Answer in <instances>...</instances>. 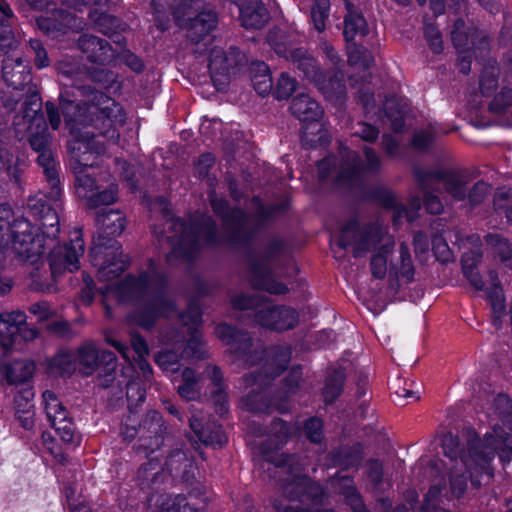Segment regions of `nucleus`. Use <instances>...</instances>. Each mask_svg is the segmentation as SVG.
I'll list each match as a JSON object with an SVG mask.
<instances>
[{"mask_svg":"<svg viewBox=\"0 0 512 512\" xmlns=\"http://www.w3.org/2000/svg\"><path fill=\"white\" fill-rule=\"evenodd\" d=\"M27 125V141L37 154L36 163L42 168L48 192H38L27 200V211L36 224L22 215L16 216L8 203L0 204V238L12 241L15 258L36 264L44 255L48 241L60 233L59 210L62 208L63 186L60 180V162L52 149V135L46 118L38 117Z\"/></svg>","mask_w":512,"mask_h":512,"instance_id":"f257e3e1","label":"nucleus"},{"mask_svg":"<svg viewBox=\"0 0 512 512\" xmlns=\"http://www.w3.org/2000/svg\"><path fill=\"white\" fill-rule=\"evenodd\" d=\"M208 201L213 214L219 218L225 229L224 241L235 248L249 249L247 263L249 265L250 284L253 289L273 295H285L288 286L275 279L272 268L273 261L284 251L285 243L281 238H273L257 256L252 244L257 236L256 227L246 226L249 214L240 206H231L229 201L217 193L215 188L207 192Z\"/></svg>","mask_w":512,"mask_h":512,"instance_id":"f03ea898","label":"nucleus"},{"mask_svg":"<svg viewBox=\"0 0 512 512\" xmlns=\"http://www.w3.org/2000/svg\"><path fill=\"white\" fill-rule=\"evenodd\" d=\"M114 291L122 302L134 306L128 314L129 322L146 331L152 330L159 320L169 318L177 308L167 294V275L156 269L152 258L147 270L127 273L116 283Z\"/></svg>","mask_w":512,"mask_h":512,"instance_id":"7ed1b4c3","label":"nucleus"},{"mask_svg":"<svg viewBox=\"0 0 512 512\" xmlns=\"http://www.w3.org/2000/svg\"><path fill=\"white\" fill-rule=\"evenodd\" d=\"M58 99L66 124H83L104 137H114L116 126L125 124L123 107L92 85L62 89Z\"/></svg>","mask_w":512,"mask_h":512,"instance_id":"20e7f679","label":"nucleus"},{"mask_svg":"<svg viewBox=\"0 0 512 512\" xmlns=\"http://www.w3.org/2000/svg\"><path fill=\"white\" fill-rule=\"evenodd\" d=\"M97 234L89 249V261L96 268L99 281L108 282L119 278L129 267L130 257L123 253L117 237L126 227V218L112 208H100L96 212Z\"/></svg>","mask_w":512,"mask_h":512,"instance_id":"39448f33","label":"nucleus"},{"mask_svg":"<svg viewBox=\"0 0 512 512\" xmlns=\"http://www.w3.org/2000/svg\"><path fill=\"white\" fill-rule=\"evenodd\" d=\"M136 419L129 416L121 427V435L126 441H133L139 436L137 451L144 452L148 461L141 464L138 469V479L142 488L152 487L161 477V463L152 454L164 443L166 427L160 412L150 410L145 417L135 425Z\"/></svg>","mask_w":512,"mask_h":512,"instance_id":"423d86ee","label":"nucleus"},{"mask_svg":"<svg viewBox=\"0 0 512 512\" xmlns=\"http://www.w3.org/2000/svg\"><path fill=\"white\" fill-rule=\"evenodd\" d=\"M171 222L173 226H180L172 254L186 262H194L205 247L213 248L222 244L217 223L211 215L203 213L188 220L174 215Z\"/></svg>","mask_w":512,"mask_h":512,"instance_id":"0eeeda50","label":"nucleus"},{"mask_svg":"<svg viewBox=\"0 0 512 512\" xmlns=\"http://www.w3.org/2000/svg\"><path fill=\"white\" fill-rule=\"evenodd\" d=\"M289 110L302 123L300 139L303 148L317 149L330 143V137L320 123L324 111L315 99L299 94L292 99Z\"/></svg>","mask_w":512,"mask_h":512,"instance_id":"6e6552de","label":"nucleus"},{"mask_svg":"<svg viewBox=\"0 0 512 512\" xmlns=\"http://www.w3.org/2000/svg\"><path fill=\"white\" fill-rule=\"evenodd\" d=\"M75 356L84 375L90 376L97 372L100 386L108 388L113 384L118 366L114 352L98 349L92 341H86L77 348Z\"/></svg>","mask_w":512,"mask_h":512,"instance_id":"1a4fd4ad","label":"nucleus"},{"mask_svg":"<svg viewBox=\"0 0 512 512\" xmlns=\"http://www.w3.org/2000/svg\"><path fill=\"white\" fill-rule=\"evenodd\" d=\"M382 238V228L379 224L368 222L361 225L358 217L354 216L341 226L337 245L345 250L353 244L352 255L354 258H360L372 247L380 244Z\"/></svg>","mask_w":512,"mask_h":512,"instance_id":"9d476101","label":"nucleus"},{"mask_svg":"<svg viewBox=\"0 0 512 512\" xmlns=\"http://www.w3.org/2000/svg\"><path fill=\"white\" fill-rule=\"evenodd\" d=\"M248 62L246 54L235 45L227 50L213 48L209 55L208 69L211 81L217 91H225L231 74L238 73Z\"/></svg>","mask_w":512,"mask_h":512,"instance_id":"9b49d317","label":"nucleus"},{"mask_svg":"<svg viewBox=\"0 0 512 512\" xmlns=\"http://www.w3.org/2000/svg\"><path fill=\"white\" fill-rule=\"evenodd\" d=\"M164 405L169 414L180 422H184L185 419L188 420L191 431L203 445L220 449L227 443L228 438L223 426L216 420L200 418L194 414L188 416L184 410L172 402H165Z\"/></svg>","mask_w":512,"mask_h":512,"instance_id":"f8f14e48","label":"nucleus"},{"mask_svg":"<svg viewBox=\"0 0 512 512\" xmlns=\"http://www.w3.org/2000/svg\"><path fill=\"white\" fill-rule=\"evenodd\" d=\"M84 252V241L79 236L75 242L54 246L47 257L51 276L54 281L65 272H74L80 268V256Z\"/></svg>","mask_w":512,"mask_h":512,"instance_id":"ddd939ff","label":"nucleus"},{"mask_svg":"<svg viewBox=\"0 0 512 512\" xmlns=\"http://www.w3.org/2000/svg\"><path fill=\"white\" fill-rule=\"evenodd\" d=\"M102 136L94 131L80 133L68 144V151L71 158L82 168H91L97 164V158L105 153L104 143L97 140Z\"/></svg>","mask_w":512,"mask_h":512,"instance_id":"4468645a","label":"nucleus"},{"mask_svg":"<svg viewBox=\"0 0 512 512\" xmlns=\"http://www.w3.org/2000/svg\"><path fill=\"white\" fill-rule=\"evenodd\" d=\"M290 358L291 351L287 347L260 345L254 348L253 353L248 357V363L250 365L263 363L267 377L274 380L287 369Z\"/></svg>","mask_w":512,"mask_h":512,"instance_id":"2eb2a0df","label":"nucleus"},{"mask_svg":"<svg viewBox=\"0 0 512 512\" xmlns=\"http://www.w3.org/2000/svg\"><path fill=\"white\" fill-rule=\"evenodd\" d=\"M413 176L422 188H424L429 181L436 180L437 182L443 183L447 192L456 200L463 201L466 199L467 190L465 182L453 169L438 168L430 170L417 166L413 169Z\"/></svg>","mask_w":512,"mask_h":512,"instance_id":"dca6fc26","label":"nucleus"},{"mask_svg":"<svg viewBox=\"0 0 512 512\" xmlns=\"http://www.w3.org/2000/svg\"><path fill=\"white\" fill-rule=\"evenodd\" d=\"M413 176L422 188H424L429 181L436 180L437 182L443 183L447 192L456 200L463 201L466 199L467 190L465 182L453 169L438 168L430 170L417 166L413 169Z\"/></svg>","mask_w":512,"mask_h":512,"instance_id":"f3484780","label":"nucleus"},{"mask_svg":"<svg viewBox=\"0 0 512 512\" xmlns=\"http://www.w3.org/2000/svg\"><path fill=\"white\" fill-rule=\"evenodd\" d=\"M254 321L265 329L283 332L298 325L299 314L296 309L285 305H263L254 313Z\"/></svg>","mask_w":512,"mask_h":512,"instance_id":"a211bd4d","label":"nucleus"},{"mask_svg":"<svg viewBox=\"0 0 512 512\" xmlns=\"http://www.w3.org/2000/svg\"><path fill=\"white\" fill-rule=\"evenodd\" d=\"M36 27L48 38L61 39L77 26V17L67 9L51 7L48 13L35 18Z\"/></svg>","mask_w":512,"mask_h":512,"instance_id":"6ab92c4d","label":"nucleus"},{"mask_svg":"<svg viewBox=\"0 0 512 512\" xmlns=\"http://www.w3.org/2000/svg\"><path fill=\"white\" fill-rule=\"evenodd\" d=\"M3 56L1 72L6 85L16 91L32 86V68L29 61L24 60L17 51Z\"/></svg>","mask_w":512,"mask_h":512,"instance_id":"aec40b11","label":"nucleus"},{"mask_svg":"<svg viewBox=\"0 0 512 512\" xmlns=\"http://www.w3.org/2000/svg\"><path fill=\"white\" fill-rule=\"evenodd\" d=\"M215 334L237 359L248 363V357L254 351L253 338L249 332L233 324L221 322L215 327Z\"/></svg>","mask_w":512,"mask_h":512,"instance_id":"412c9836","label":"nucleus"},{"mask_svg":"<svg viewBox=\"0 0 512 512\" xmlns=\"http://www.w3.org/2000/svg\"><path fill=\"white\" fill-rule=\"evenodd\" d=\"M77 47L86 56L87 61L100 66L110 65L116 58V51L105 39L93 34H82Z\"/></svg>","mask_w":512,"mask_h":512,"instance_id":"4be33fe9","label":"nucleus"},{"mask_svg":"<svg viewBox=\"0 0 512 512\" xmlns=\"http://www.w3.org/2000/svg\"><path fill=\"white\" fill-rule=\"evenodd\" d=\"M313 85L331 103L342 104L346 99V83L344 74L340 70L335 68L323 69Z\"/></svg>","mask_w":512,"mask_h":512,"instance_id":"5701e85b","label":"nucleus"},{"mask_svg":"<svg viewBox=\"0 0 512 512\" xmlns=\"http://www.w3.org/2000/svg\"><path fill=\"white\" fill-rule=\"evenodd\" d=\"M313 85L331 103L342 104L346 99V83L344 74L340 70L335 68L323 69Z\"/></svg>","mask_w":512,"mask_h":512,"instance_id":"b1692460","label":"nucleus"},{"mask_svg":"<svg viewBox=\"0 0 512 512\" xmlns=\"http://www.w3.org/2000/svg\"><path fill=\"white\" fill-rule=\"evenodd\" d=\"M88 18L96 31L107 36L117 45L126 44L123 33L127 30L128 25L122 18L97 8H92L89 11Z\"/></svg>","mask_w":512,"mask_h":512,"instance_id":"393cba45","label":"nucleus"},{"mask_svg":"<svg viewBox=\"0 0 512 512\" xmlns=\"http://www.w3.org/2000/svg\"><path fill=\"white\" fill-rule=\"evenodd\" d=\"M218 22L217 12L213 8L203 5L187 22L182 23V26L179 27L185 28L189 39L198 44L217 27Z\"/></svg>","mask_w":512,"mask_h":512,"instance_id":"a878e982","label":"nucleus"},{"mask_svg":"<svg viewBox=\"0 0 512 512\" xmlns=\"http://www.w3.org/2000/svg\"><path fill=\"white\" fill-rule=\"evenodd\" d=\"M291 490L289 498L293 501L308 500L313 505L320 506L324 504L326 492L324 487L317 481H314L306 474L296 475L291 481Z\"/></svg>","mask_w":512,"mask_h":512,"instance_id":"bb28decb","label":"nucleus"},{"mask_svg":"<svg viewBox=\"0 0 512 512\" xmlns=\"http://www.w3.org/2000/svg\"><path fill=\"white\" fill-rule=\"evenodd\" d=\"M451 40L454 47L460 51H469L487 43V37L474 24L467 25L463 18L454 20L451 30Z\"/></svg>","mask_w":512,"mask_h":512,"instance_id":"cd10ccee","label":"nucleus"},{"mask_svg":"<svg viewBox=\"0 0 512 512\" xmlns=\"http://www.w3.org/2000/svg\"><path fill=\"white\" fill-rule=\"evenodd\" d=\"M241 26L249 30L262 29L270 20V13L261 0H245L239 6Z\"/></svg>","mask_w":512,"mask_h":512,"instance_id":"c85d7f7f","label":"nucleus"},{"mask_svg":"<svg viewBox=\"0 0 512 512\" xmlns=\"http://www.w3.org/2000/svg\"><path fill=\"white\" fill-rule=\"evenodd\" d=\"M287 61L292 63L300 77L308 80L312 84L318 74L323 71L317 59L310 55L303 47L294 49L293 54Z\"/></svg>","mask_w":512,"mask_h":512,"instance_id":"c756f323","label":"nucleus"},{"mask_svg":"<svg viewBox=\"0 0 512 512\" xmlns=\"http://www.w3.org/2000/svg\"><path fill=\"white\" fill-rule=\"evenodd\" d=\"M346 378V371L343 367L334 368L327 374L321 390V396L325 406L333 405L342 395Z\"/></svg>","mask_w":512,"mask_h":512,"instance_id":"7c9ffc66","label":"nucleus"},{"mask_svg":"<svg viewBox=\"0 0 512 512\" xmlns=\"http://www.w3.org/2000/svg\"><path fill=\"white\" fill-rule=\"evenodd\" d=\"M47 372L58 377H71L76 371V356L66 348H60L47 359Z\"/></svg>","mask_w":512,"mask_h":512,"instance_id":"2f4dec72","label":"nucleus"},{"mask_svg":"<svg viewBox=\"0 0 512 512\" xmlns=\"http://www.w3.org/2000/svg\"><path fill=\"white\" fill-rule=\"evenodd\" d=\"M347 14L344 18L343 36L346 42L353 41L357 36H366L369 33L367 21L363 13L354 8L351 2L346 1Z\"/></svg>","mask_w":512,"mask_h":512,"instance_id":"473e14b6","label":"nucleus"},{"mask_svg":"<svg viewBox=\"0 0 512 512\" xmlns=\"http://www.w3.org/2000/svg\"><path fill=\"white\" fill-rule=\"evenodd\" d=\"M364 457V446L361 442H355L351 446L338 448L332 451L331 459L336 467L341 470L358 468Z\"/></svg>","mask_w":512,"mask_h":512,"instance_id":"72a5a7b5","label":"nucleus"},{"mask_svg":"<svg viewBox=\"0 0 512 512\" xmlns=\"http://www.w3.org/2000/svg\"><path fill=\"white\" fill-rule=\"evenodd\" d=\"M363 171L364 165L360 159L344 161L336 176L332 179V184L336 187L352 189L362 181Z\"/></svg>","mask_w":512,"mask_h":512,"instance_id":"f704fd0d","label":"nucleus"},{"mask_svg":"<svg viewBox=\"0 0 512 512\" xmlns=\"http://www.w3.org/2000/svg\"><path fill=\"white\" fill-rule=\"evenodd\" d=\"M399 258L400 265L392 261L389 264V282L391 285H393V282L398 283L399 277L404 278L407 283L414 281L415 268L410 249L405 242L399 245Z\"/></svg>","mask_w":512,"mask_h":512,"instance_id":"c9c22d12","label":"nucleus"},{"mask_svg":"<svg viewBox=\"0 0 512 512\" xmlns=\"http://www.w3.org/2000/svg\"><path fill=\"white\" fill-rule=\"evenodd\" d=\"M485 442L488 446L499 450L501 462H510L512 459V435L499 425H495L491 432L485 433Z\"/></svg>","mask_w":512,"mask_h":512,"instance_id":"e433bc0d","label":"nucleus"},{"mask_svg":"<svg viewBox=\"0 0 512 512\" xmlns=\"http://www.w3.org/2000/svg\"><path fill=\"white\" fill-rule=\"evenodd\" d=\"M241 404L244 410L254 414H271L273 405L272 391L268 390H251L242 397Z\"/></svg>","mask_w":512,"mask_h":512,"instance_id":"4c0bfd02","label":"nucleus"},{"mask_svg":"<svg viewBox=\"0 0 512 512\" xmlns=\"http://www.w3.org/2000/svg\"><path fill=\"white\" fill-rule=\"evenodd\" d=\"M43 102L36 86H29L25 92V97L21 105L22 119L27 125L37 123L38 117L45 118Z\"/></svg>","mask_w":512,"mask_h":512,"instance_id":"58836bf2","label":"nucleus"},{"mask_svg":"<svg viewBox=\"0 0 512 512\" xmlns=\"http://www.w3.org/2000/svg\"><path fill=\"white\" fill-rule=\"evenodd\" d=\"M32 362L0 363V372L8 384H23L29 382L34 374Z\"/></svg>","mask_w":512,"mask_h":512,"instance_id":"ea45409f","label":"nucleus"},{"mask_svg":"<svg viewBox=\"0 0 512 512\" xmlns=\"http://www.w3.org/2000/svg\"><path fill=\"white\" fill-rule=\"evenodd\" d=\"M180 318L184 325L188 326L190 335V343H200L201 333L199 327L203 322V311L201 306L194 300H190L186 309L180 314Z\"/></svg>","mask_w":512,"mask_h":512,"instance_id":"a19ab883","label":"nucleus"},{"mask_svg":"<svg viewBox=\"0 0 512 512\" xmlns=\"http://www.w3.org/2000/svg\"><path fill=\"white\" fill-rule=\"evenodd\" d=\"M251 82L258 95L265 97L273 91V77L269 66L264 61H256L251 67Z\"/></svg>","mask_w":512,"mask_h":512,"instance_id":"79ce46f5","label":"nucleus"},{"mask_svg":"<svg viewBox=\"0 0 512 512\" xmlns=\"http://www.w3.org/2000/svg\"><path fill=\"white\" fill-rule=\"evenodd\" d=\"M42 398L44 410L50 425H53V423H63L66 420L72 419L67 408L53 391L45 390L42 394Z\"/></svg>","mask_w":512,"mask_h":512,"instance_id":"37998d69","label":"nucleus"},{"mask_svg":"<svg viewBox=\"0 0 512 512\" xmlns=\"http://www.w3.org/2000/svg\"><path fill=\"white\" fill-rule=\"evenodd\" d=\"M269 46L282 58L288 60L295 48L292 47V35L278 27L270 29L266 36Z\"/></svg>","mask_w":512,"mask_h":512,"instance_id":"c03bdc74","label":"nucleus"},{"mask_svg":"<svg viewBox=\"0 0 512 512\" xmlns=\"http://www.w3.org/2000/svg\"><path fill=\"white\" fill-rule=\"evenodd\" d=\"M365 199L386 210H393L398 213L405 210V206L397 201L395 194L383 186H376L369 189L365 193Z\"/></svg>","mask_w":512,"mask_h":512,"instance_id":"a18cd8bd","label":"nucleus"},{"mask_svg":"<svg viewBox=\"0 0 512 512\" xmlns=\"http://www.w3.org/2000/svg\"><path fill=\"white\" fill-rule=\"evenodd\" d=\"M341 479L344 483L341 485L339 493L343 496L345 504L353 512H371L357 490L353 477L345 475Z\"/></svg>","mask_w":512,"mask_h":512,"instance_id":"49530a36","label":"nucleus"},{"mask_svg":"<svg viewBox=\"0 0 512 512\" xmlns=\"http://www.w3.org/2000/svg\"><path fill=\"white\" fill-rule=\"evenodd\" d=\"M20 159L11 153L7 144L0 138V171L7 172L11 181L16 184L21 183L23 169Z\"/></svg>","mask_w":512,"mask_h":512,"instance_id":"de8ad7c7","label":"nucleus"},{"mask_svg":"<svg viewBox=\"0 0 512 512\" xmlns=\"http://www.w3.org/2000/svg\"><path fill=\"white\" fill-rule=\"evenodd\" d=\"M26 320L27 316L22 311L2 313L0 315V336L9 338L11 342H16L17 333Z\"/></svg>","mask_w":512,"mask_h":512,"instance_id":"09e8293b","label":"nucleus"},{"mask_svg":"<svg viewBox=\"0 0 512 512\" xmlns=\"http://www.w3.org/2000/svg\"><path fill=\"white\" fill-rule=\"evenodd\" d=\"M203 5L202 0H171L170 9L176 25L182 26Z\"/></svg>","mask_w":512,"mask_h":512,"instance_id":"8fccbe9b","label":"nucleus"},{"mask_svg":"<svg viewBox=\"0 0 512 512\" xmlns=\"http://www.w3.org/2000/svg\"><path fill=\"white\" fill-rule=\"evenodd\" d=\"M252 203L256 207L257 219L261 224L267 223L281 215H284L288 210L287 202L264 205L260 196H253Z\"/></svg>","mask_w":512,"mask_h":512,"instance_id":"3c124183","label":"nucleus"},{"mask_svg":"<svg viewBox=\"0 0 512 512\" xmlns=\"http://www.w3.org/2000/svg\"><path fill=\"white\" fill-rule=\"evenodd\" d=\"M384 116L390 121L391 129L395 133L403 132L405 128V111L401 103L389 97L384 104Z\"/></svg>","mask_w":512,"mask_h":512,"instance_id":"603ef678","label":"nucleus"},{"mask_svg":"<svg viewBox=\"0 0 512 512\" xmlns=\"http://www.w3.org/2000/svg\"><path fill=\"white\" fill-rule=\"evenodd\" d=\"M87 198L88 207L91 209L110 208L118 199V186L110 185L103 190H96L90 195L84 194Z\"/></svg>","mask_w":512,"mask_h":512,"instance_id":"864d4df0","label":"nucleus"},{"mask_svg":"<svg viewBox=\"0 0 512 512\" xmlns=\"http://www.w3.org/2000/svg\"><path fill=\"white\" fill-rule=\"evenodd\" d=\"M198 377L193 368L186 367L181 373V383L178 385V394L188 400H195L199 396L197 389Z\"/></svg>","mask_w":512,"mask_h":512,"instance_id":"5fc2aeb1","label":"nucleus"},{"mask_svg":"<svg viewBox=\"0 0 512 512\" xmlns=\"http://www.w3.org/2000/svg\"><path fill=\"white\" fill-rule=\"evenodd\" d=\"M302 379V366L299 364L293 365L287 375L281 380L280 387L277 391L282 392L284 397H292L298 393Z\"/></svg>","mask_w":512,"mask_h":512,"instance_id":"6e6d98bb","label":"nucleus"},{"mask_svg":"<svg viewBox=\"0 0 512 512\" xmlns=\"http://www.w3.org/2000/svg\"><path fill=\"white\" fill-rule=\"evenodd\" d=\"M485 242L494 249L500 262L507 263L512 260V243L503 235L488 233L485 236Z\"/></svg>","mask_w":512,"mask_h":512,"instance_id":"4d7b16f0","label":"nucleus"},{"mask_svg":"<svg viewBox=\"0 0 512 512\" xmlns=\"http://www.w3.org/2000/svg\"><path fill=\"white\" fill-rule=\"evenodd\" d=\"M265 303V298L258 296V295H252V294H246V293H239L231 297L230 299V305L231 308L235 311H258L262 308V306Z\"/></svg>","mask_w":512,"mask_h":512,"instance_id":"13d9d810","label":"nucleus"},{"mask_svg":"<svg viewBox=\"0 0 512 512\" xmlns=\"http://www.w3.org/2000/svg\"><path fill=\"white\" fill-rule=\"evenodd\" d=\"M486 300L491 306L492 322L494 326L498 327L501 324V319L506 313V303L503 290L494 288L486 289Z\"/></svg>","mask_w":512,"mask_h":512,"instance_id":"bf43d9fd","label":"nucleus"},{"mask_svg":"<svg viewBox=\"0 0 512 512\" xmlns=\"http://www.w3.org/2000/svg\"><path fill=\"white\" fill-rule=\"evenodd\" d=\"M330 0H312L310 19L318 32H323L330 14Z\"/></svg>","mask_w":512,"mask_h":512,"instance_id":"052dcab7","label":"nucleus"},{"mask_svg":"<svg viewBox=\"0 0 512 512\" xmlns=\"http://www.w3.org/2000/svg\"><path fill=\"white\" fill-rule=\"evenodd\" d=\"M389 250L386 246H381L376 253L371 256L370 259V270L372 277L377 280H383L386 277L387 261H388Z\"/></svg>","mask_w":512,"mask_h":512,"instance_id":"680f3d73","label":"nucleus"},{"mask_svg":"<svg viewBox=\"0 0 512 512\" xmlns=\"http://www.w3.org/2000/svg\"><path fill=\"white\" fill-rule=\"evenodd\" d=\"M297 81L287 72H281L275 87L273 86V96L277 100H287L295 92Z\"/></svg>","mask_w":512,"mask_h":512,"instance_id":"e2e57ef3","label":"nucleus"},{"mask_svg":"<svg viewBox=\"0 0 512 512\" xmlns=\"http://www.w3.org/2000/svg\"><path fill=\"white\" fill-rule=\"evenodd\" d=\"M164 465L171 475L178 476L184 465L192 467L194 466V461L189 459L183 450L174 449L167 455Z\"/></svg>","mask_w":512,"mask_h":512,"instance_id":"0e129e2a","label":"nucleus"},{"mask_svg":"<svg viewBox=\"0 0 512 512\" xmlns=\"http://www.w3.org/2000/svg\"><path fill=\"white\" fill-rule=\"evenodd\" d=\"M303 430L306 438L313 444H320L324 438V422L317 416L304 421Z\"/></svg>","mask_w":512,"mask_h":512,"instance_id":"69168bd1","label":"nucleus"},{"mask_svg":"<svg viewBox=\"0 0 512 512\" xmlns=\"http://www.w3.org/2000/svg\"><path fill=\"white\" fill-rule=\"evenodd\" d=\"M431 249L435 256V259L442 263L447 264L453 261L454 255L450 249L445 238L440 234L433 235L431 239Z\"/></svg>","mask_w":512,"mask_h":512,"instance_id":"338daca9","label":"nucleus"},{"mask_svg":"<svg viewBox=\"0 0 512 512\" xmlns=\"http://www.w3.org/2000/svg\"><path fill=\"white\" fill-rule=\"evenodd\" d=\"M126 398L129 412L134 416L136 408L146 400V389L138 382H129L126 386Z\"/></svg>","mask_w":512,"mask_h":512,"instance_id":"774afa93","label":"nucleus"}]
</instances>
